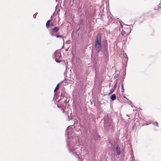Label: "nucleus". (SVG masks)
Wrapping results in <instances>:
<instances>
[{
    "mask_svg": "<svg viewBox=\"0 0 161 161\" xmlns=\"http://www.w3.org/2000/svg\"><path fill=\"white\" fill-rule=\"evenodd\" d=\"M101 35L100 33H99L97 35L95 42V48L97 53L99 52L101 49Z\"/></svg>",
    "mask_w": 161,
    "mask_h": 161,
    "instance_id": "obj_1",
    "label": "nucleus"
},
{
    "mask_svg": "<svg viewBox=\"0 0 161 161\" xmlns=\"http://www.w3.org/2000/svg\"><path fill=\"white\" fill-rule=\"evenodd\" d=\"M59 84H58L57 85L56 88H55V89H54V91L55 92L57 91L59 89Z\"/></svg>",
    "mask_w": 161,
    "mask_h": 161,
    "instance_id": "obj_8",
    "label": "nucleus"
},
{
    "mask_svg": "<svg viewBox=\"0 0 161 161\" xmlns=\"http://www.w3.org/2000/svg\"><path fill=\"white\" fill-rule=\"evenodd\" d=\"M131 32L130 28H127L121 31V35L123 37H126L128 36Z\"/></svg>",
    "mask_w": 161,
    "mask_h": 161,
    "instance_id": "obj_2",
    "label": "nucleus"
},
{
    "mask_svg": "<svg viewBox=\"0 0 161 161\" xmlns=\"http://www.w3.org/2000/svg\"><path fill=\"white\" fill-rule=\"evenodd\" d=\"M73 154L75 156L77 157L78 158H79V155L78 154H76V153H73Z\"/></svg>",
    "mask_w": 161,
    "mask_h": 161,
    "instance_id": "obj_12",
    "label": "nucleus"
},
{
    "mask_svg": "<svg viewBox=\"0 0 161 161\" xmlns=\"http://www.w3.org/2000/svg\"><path fill=\"white\" fill-rule=\"evenodd\" d=\"M156 125H157V126H158V123H156Z\"/></svg>",
    "mask_w": 161,
    "mask_h": 161,
    "instance_id": "obj_16",
    "label": "nucleus"
},
{
    "mask_svg": "<svg viewBox=\"0 0 161 161\" xmlns=\"http://www.w3.org/2000/svg\"><path fill=\"white\" fill-rule=\"evenodd\" d=\"M61 110H62V112L63 113H64L65 112V111L64 109H62Z\"/></svg>",
    "mask_w": 161,
    "mask_h": 161,
    "instance_id": "obj_14",
    "label": "nucleus"
},
{
    "mask_svg": "<svg viewBox=\"0 0 161 161\" xmlns=\"http://www.w3.org/2000/svg\"><path fill=\"white\" fill-rule=\"evenodd\" d=\"M116 151L118 155H119L120 153V148L119 146L116 147Z\"/></svg>",
    "mask_w": 161,
    "mask_h": 161,
    "instance_id": "obj_4",
    "label": "nucleus"
},
{
    "mask_svg": "<svg viewBox=\"0 0 161 161\" xmlns=\"http://www.w3.org/2000/svg\"><path fill=\"white\" fill-rule=\"evenodd\" d=\"M56 37H57V38H58V37H62V39H63V42H64V39L63 37V35H56Z\"/></svg>",
    "mask_w": 161,
    "mask_h": 161,
    "instance_id": "obj_10",
    "label": "nucleus"
},
{
    "mask_svg": "<svg viewBox=\"0 0 161 161\" xmlns=\"http://www.w3.org/2000/svg\"><path fill=\"white\" fill-rule=\"evenodd\" d=\"M115 89L112 88L110 91V92L108 93L109 94H110L113 93Z\"/></svg>",
    "mask_w": 161,
    "mask_h": 161,
    "instance_id": "obj_9",
    "label": "nucleus"
},
{
    "mask_svg": "<svg viewBox=\"0 0 161 161\" xmlns=\"http://www.w3.org/2000/svg\"><path fill=\"white\" fill-rule=\"evenodd\" d=\"M59 30V28L58 27H55L53 29V32H57Z\"/></svg>",
    "mask_w": 161,
    "mask_h": 161,
    "instance_id": "obj_7",
    "label": "nucleus"
},
{
    "mask_svg": "<svg viewBox=\"0 0 161 161\" xmlns=\"http://www.w3.org/2000/svg\"><path fill=\"white\" fill-rule=\"evenodd\" d=\"M53 25H54V24L53 23H51V25L52 26H53Z\"/></svg>",
    "mask_w": 161,
    "mask_h": 161,
    "instance_id": "obj_15",
    "label": "nucleus"
},
{
    "mask_svg": "<svg viewBox=\"0 0 161 161\" xmlns=\"http://www.w3.org/2000/svg\"><path fill=\"white\" fill-rule=\"evenodd\" d=\"M50 20H48L46 24V26L47 28H48L50 26Z\"/></svg>",
    "mask_w": 161,
    "mask_h": 161,
    "instance_id": "obj_6",
    "label": "nucleus"
},
{
    "mask_svg": "<svg viewBox=\"0 0 161 161\" xmlns=\"http://www.w3.org/2000/svg\"><path fill=\"white\" fill-rule=\"evenodd\" d=\"M116 86H117V82H116L115 84H114V86L113 87V88H114V89H115V88H116Z\"/></svg>",
    "mask_w": 161,
    "mask_h": 161,
    "instance_id": "obj_13",
    "label": "nucleus"
},
{
    "mask_svg": "<svg viewBox=\"0 0 161 161\" xmlns=\"http://www.w3.org/2000/svg\"><path fill=\"white\" fill-rule=\"evenodd\" d=\"M121 87L122 88V90H121V92H123L124 91V89L123 87V84H121Z\"/></svg>",
    "mask_w": 161,
    "mask_h": 161,
    "instance_id": "obj_11",
    "label": "nucleus"
},
{
    "mask_svg": "<svg viewBox=\"0 0 161 161\" xmlns=\"http://www.w3.org/2000/svg\"><path fill=\"white\" fill-rule=\"evenodd\" d=\"M111 99L112 100H114L116 98V95L114 94H112L111 97H110Z\"/></svg>",
    "mask_w": 161,
    "mask_h": 161,
    "instance_id": "obj_5",
    "label": "nucleus"
},
{
    "mask_svg": "<svg viewBox=\"0 0 161 161\" xmlns=\"http://www.w3.org/2000/svg\"><path fill=\"white\" fill-rule=\"evenodd\" d=\"M55 61L58 63H60L61 61V60L60 58L61 57L60 53L59 52H56L55 53Z\"/></svg>",
    "mask_w": 161,
    "mask_h": 161,
    "instance_id": "obj_3",
    "label": "nucleus"
}]
</instances>
